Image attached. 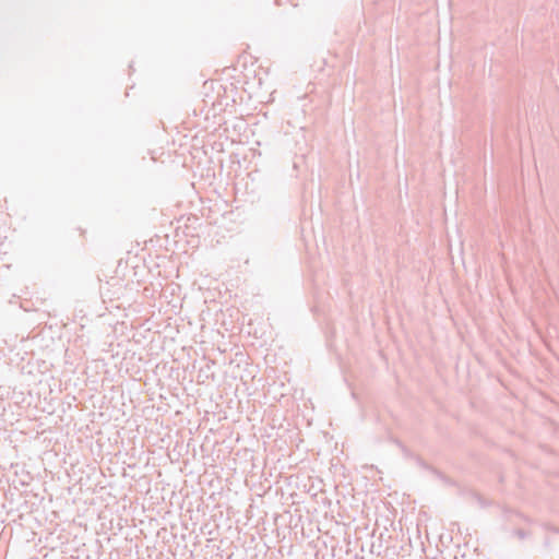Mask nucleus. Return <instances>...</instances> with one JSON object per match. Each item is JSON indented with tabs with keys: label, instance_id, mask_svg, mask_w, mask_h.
<instances>
[{
	"label": "nucleus",
	"instance_id": "f257e3e1",
	"mask_svg": "<svg viewBox=\"0 0 559 559\" xmlns=\"http://www.w3.org/2000/svg\"><path fill=\"white\" fill-rule=\"evenodd\" d=\"M515 534L519 536V538H524L525 537V532L523 530H516L515 531Z\"/></svg>",
	"mask_w": 559,
	"mask_h": 559
}]
</instances>
